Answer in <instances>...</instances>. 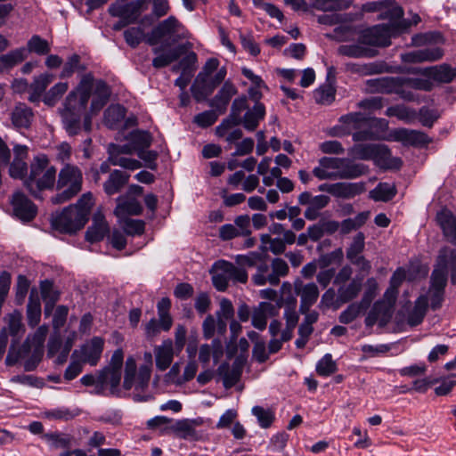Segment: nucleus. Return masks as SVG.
Instances as JSON below:
<instances>
[{"instance_id":"nucleus-1","label":"nucleus","mask_w":456,"mask_h":456,"mask_svg":"<svg viewBox=\"0 0 456 456\" xmlns=\"http://www.w3.org/2000/svg\"><path fill=\"white\" fill-rule=\"evenodd\" d=\"M110 88L102 79H94L92 74L82 77L77 86L69 93L60 110L66 131L75 135L81 130V120L84 128L91 129L90 115L97 114L108 102Z\"/></svg>"},{"instance_id":"nucleus-2","label":"nucleus","mask_w":456,"mask_h":456,"mask_svg":"<svg viewBox=\"0 0 456 456\" xmlns=\"http://www.w3.org/2000/svg\"><path fill=\"white\" fill-rule=\"evenodd\" d=\"M94 201L91 192L84 193L76 204L55 212L51 216L53 229L61 233L75 234L80 231L86 222Z\"/></svg>"},{"instance_id":"nucleus-3","label":"nucleus","mask_w":456,"mask_h":456,"mask_svg":"<svg viewBox=\"0 0 456 456\" xmlns=\"http://www.w3.org/2000/svg\"><path fill=\"white\" fill-rule=\"evenodd\" d=\"M367 172L363 164L355 163L346 158L323 157L313 169V175L319 180L354 179Z\"/></svg>"},{"instance_id":"nucleus-4","label":"nucleus","mask_w":456,"mask_h":456,"mask_svg":"<svg viewBox=\"0 0 456 456\" xmlns=\"http://www.w3.org/2000/svg\"><path fill=\"white\" fill-rule=\"evenodd\" d=\"M55 181L56 168L50 166L48 159L43 155L34 158L29 175L24 179L23 184L32 196L39 198L42 191L53 188Z\"/></svg>"},{"instance_id":"nucleus-5","label":"nucleus","mask_w":456,"mask_h":456,"mask_svg":"<svg viewBox=\"0 0 456 456\" xmlns=\"http://www.w3.org/2000/svg\"><path fill=\"white\" fill-rule=\"evenodd\" d=\"M55 182L60 192L52 197L51 201L53 204H61L70 200L82 190L83 175L77 167L66 165L61 169Z\"/></svg>"},{"instance_id":"nucleus-6","label":"nucleus","mask_w":456,"mask_h":456,"mask_svg":"<svg viewBox=\"0 0 456 456\" xmlns=\"http://www.w3.org/2000/svg\"><path fill=\"white\" fill-rule=\"evenodd\" d=\"M136 369L135 360L133 357H128L126 361L123 387L126 390L134 387L133 395L134 401H148L151 398V395L146 392L151 373L147 367H140L138 373H136Z\"/></svg>"},{"instance_id":"nucleus-7","label":"nucleus","mask_w":456,"mask_h":456,"mask_svg":"<svg viewBox=\"0 0 456 456\" xmlns=\"http://www.w3.org/2000/svg\"><path fill=\"white\" fill-rule=\"evenodd\" d=\"M191 47L190 43L179 45L169 51L160 53L159 47L153 48V53L158 54L152 61V65L156 69H160L168 66L170 63L177 61L182 55H184L179 61L180 66H183V72L193 75L196 67L197 54L194 52H189Z\"/></svg>"},{"instance_id":"nucleus-8","label":"nucleus","mask_w":456,"mask_h":456,"mask_svg":"<svg viewBox=\"0 0 456 456\" xmlns=\"http://www.w3.org/2000/svg\"><path fill=\"white\" fill-rule=\"evenodd\" d=\"M456 257L455 252L449 248L440 250L437 265L431 275V286L428 290V297L432 309L441 306L444 299V287L447 281V257Z\"/></svg>"},{"instance_id":"nucleus-9","label":"nucleus","mask_w":456,"mask_h":456,"mask_svg":"<svg viewBox=\"0 0 456 456\" xmlns=\"http://www.w3.org/2000/svg\"><path fill=\"white\" fill-rule=\"evenodd\" d=\"M212 281L215 288L219 291H225L229 281L233 283H246L248 281V273L246 269L238 267L234 264L225 261H216L211 270Z\"/></svg>"},{"instance_id":"nucleus-10","label":"nucleus","mask_w":456,"mask_h":456,"mask_svg":"<svg viewBox=\"0 0 456 456\" xmlns=\"http://www.w3.org/2000/svg\"><path fill=\"white\" fill-rule=\"evenodd\" d=\"M121 380V372L104 367L95 374H86L83 376L80 382L85 387H94V394L104 395L106 386H110V393L113 395H119L118 388Z\"/></svg>"},{"instance_id":"nucleus-11","label":"nucleus","mask_w":456,"mask_h":456,"mask_svg":"<svg viewBox=\"0 0 456 456\" xmlns=\"http://www.w3.org/2000/svg\"><path fill=\"white\" fill-rule=\"evenodd\" d=\"M226 69L221 68L213 76H205L198 74L192 86L191 94L197 102L205 101L225 78Z\"/></svg>"},{"instance_id":"nucleus-12","label":"nucleus","mask_w":456,"mask_h":456,"mask_svg":"<svg viewBox=\"0 0 456 456\" xmlns=\"http://www.w3.org/2000/svg\"><path fill=\"white\" fill-rule=\"evenodd\" d=\"M182 28L183 25L175 17L169 16L152 29L147 39V43L150 45H156L160 39L167 37L171 42L167 43V45L175 44L182 37H185L184 35H179Z\"/></svg>"},{"instance_id":"nucleus-13","label":"nucleus","mask_w":456,"mask_h":456,"mask_svg":"<svg viewBox=\"0 0 456 456\" xmlns=\"http://www.w3.org/2000/svg\"><path fill=\"white\" fill-rule=\"evenodd\" d=\"M395 303V300L386 298L385 297L381 300L377 301L365 318V325L372 327L378 323L379 327L386 326L393 316Z\"/></svg>"},{"instance_id":"nucleus-14","label":"nucleus","mask_w":456,"mask_h":456,"mask_svg":"<svg viewBox=\"0 0 456 456\" xmlns=\"http://www.w3.org/2000/svg\"><path fill=\"white\" fill-rule=\"evenodd\" d=\"M298 203L306 206L304 216L307 220L314 221L320 216V211L326 208L330 199L329 196L321 194L314 196L309 191H304L298 196Z\"/></svg>"},{"instance_id":"nucleus-15","label":"nucleus","mask_w":456,"mask_h":456,"mask_svg":"<svg viewBox=\"0 0 456 456\" xmlns=\"http://www.w3.org/2000/svg\"><path fill=\"white\" fill-rule=\"evenodd\" d=\"M11 204L14 216L23 222L33 220L37 214V206L20 191L12 194Z\"/></svg>"},{"instance_id":"nucleus-16","label":"nucleus","mask_w":456,"mask_h":456,"mask_svg":"<svg viewBox=\"0 0 456 456\" xmlns=\"http://www.w3.org/2000/svg\"><path fill=\"white\" fill-rule=\"evenodd\" d=\"M294 290L296 295L300 297L299 312L306 314L319 297L317 285L314 282L304 283L301 280L297 279L294 281Z\"/></svg>"},{"instance_id":"nucleus-17","label":"nucleus","mask_w":456,"mask_h":456,"mask_svg":"<svg viewBox=\"0 0 456 456\" xmlns=\"http://www.w3.org/2000/svg\"><path fill=\"white\" fill-rule=\"evenodd\" d=\"M358 42L363 46H387L390 45V28L387 24L374 26L363 31Z\"/></svg>"},{"instance_id":"nucleus-18","label":"nucleus","mask_w":456,"mask_h":456,"mask_svg":"<svg viewBox=\"0 0 456 456\" xmlns=\"http://www.w3.org/2000/svg\"><path fill=\"white\" fill-rule=\"evenodd\" d=\"M48 333V327L42 325L37 329L32 337H28L22 347L27 351L30 347H34V356L37 358L35 362L28 361L24 369L26 371H31L36 368L37 362L40 361V356L43 354V346Z\"/></svg>"},{"instance_id":"nucleus-19","label":"nucleus","mask_w":456,"mask_h":456,"mask_svg":"<svg viewBox=\"0 0 456 456\" xmlns=\"http://www.w3.org/2000/svg\"><path fill=\"white\" fill-rule=\"evenodd\" d=\"M203 422L201 418L181 419L173 424L169 429L181 439L199 440L200 435L196 428L202 426Z\"/></svg>"},{"instance_id":"nucleus-20","label":"nucleus","mask_w":456,"mask_h":456,"mask_svg":"<svg viewBox=\"0 0 456 456\" xmlns=\"http://www.w3.org/2000/svg\"><path fill=\"white\" fill-rule=\"evenodd\" d=\"M443 55L444 52L441 48L431 46L405 53L401 55V58L405 63H419L438 61Z\"/></svg>"},{"instance_id":"nucleus-21","label":"nucleus","mask_w":456,"mask_h":456,"mask_svg":"<svg viewBox=\"0 0 456 456\" xmlns=\"http://www.w3.org/2000/svg\"><path fill=\"white\" fill-rule=\"evenodd\" d=\"M104 341L99 337H94L81 346V362L95 366L102 354Z\"/></svg>"},{"instance_id":"nucleus-22","label":"nucleus","mask_w":456,"mask_h":456,"mask_svg":"<svg viewBox=\"0 0 456 456\" xmlns=\"http://www.w3.org/2000/svg\"><path fill=\"white\" fill-rule=\"evenodd\" d=\"M413 73H420L438 83H450L456 77V69L447 64L419 69Z\"/></svg>"},{"instance_id":"nucleus-23","label":"nucleus","mask_w":456,"mask_h":456,"mask_svg":"<svg viewBox=\"0 0 456 456\" xmlns=\"http://www.w3.org/2000/svg\"><path fill=\"white\" fill-rule=\"evenodd\" d=\"M237 94L234 85L226 81L218 91V93L209 101V106L212 107L218 114H224L233 95Z\"/></svg>"},{"instance_id":"nucleus-24","label":"nucleus","mask_w":456,"mask_h":456,"mask_svg":"<svg viewBox=\"0 0 456 456\" xmlns=\"http://www.w3.org/2000/svg\"><path fill=\"white\" fill-rule=\"evenodd\" d=\"M109 232L110 227L104 216L101 212L94 213L92 224L86 232V240L91 243L101 241Z\"/></svg>"},{"instance_id":"nucleus-25","label":"nucleus","mask_w":456,"mask_h":456,"mask_svg":"<svg viewBox=\"0 0 456 456\" xmlns=\"http://www.w3.org/2000/svg\"><path fill=\"white\" fill-rule=\"evenodd\" d=\"M436 222L443 231L444 235L456 245V215L447 208L442 209L436 214Z\"/></svg>"},{"instance_id":"nucleus-26","label":"nucleus","mask_w":456,"mask_h":456,"mask_svg":"<svg viewBox=\"0 0 456 456\" xmlns=\"http://www.w3.org/2000/svg\"><path fill=\"white\" fill-rule=\"evenodd\" d=\"M278 314L274 305L261 302L252 312V325L260 330H264L267 325V319Z\"/></svg>"},{"instance_id":"nucleus-27","label":"nucleus","mask_w":456,"mask_h":456,"mask_svg":"<svg viewBox=\"0 0 456 456\" xmlns=\"http://www.w3.org/2000/svg\"><path fill=\"white\" fill-rule=\"evenodd\" d=\"M156 367L159 370L164 371L172 363L174 358L173 342L170 339L164 340L161 345L154 347Z\"/></svg>"},{"instance_id":"nucleus-28","label":"nucleus","mask_w":456,"mask_h":456,"mask_svg":"<svg viewBox=\"0 0 456 456\" xmlns=\"http://www.w3.org/2000/svg\"><path fill=\"white\" fill-rule=\"evenodd\" d=\"M397 141L412 146H425L431 142V139L423 132L401 128L395 132Z\"/></svg>"},{"instance_id":"nucleus-29","label":"nucleus","mask_w":456,"mask_h":456,"mask_svg":"<svg viewBox=\"0 0 456 456\" xmlns=\"http://www.w3.org/2000/svg\"><path fill=\"white\" fill-rule=\"evenodd\" d=\"M41 314L42 308L38 291L36 288H32L26 310L27 322L29 327L34 328L40 322Z\"/></svg>"},{"instance_id":"nucleus-30","label":"nucleus","mask_w":456,"mask_h":456,"mask_svg":"<svg viewBox=\"0 0 456 456\" xmlns=\"http://www.w3.org/2000/svg\"><path fill=\"white\" fill-rule=\"evenodd\" d=\"M142 212L140 202L133 198L118 197L114 214L118 218H127V216H138Z\"/></svg>"},{"instance_id":"nucleus-31","label":"nucleus","mask_w":456,"mask_h":456,"mask_svg":"<svg viewBox=\"0 0 456 456\" xmlns=\"http://www.w3.org/2000/svg\"><path fill=\"white\" fill-rule=\"evenodd\" d=\"M387 150L380 145L373 144V143H359L354 145L349 153L355 159L369 160L375 159L378 155H379L383 151H387Z\"/></svg>"},{"instance_id":"nucleus-32","label":"nucleus","mask_w":456,"mask_h":456,"mask_svg":"<svg viewBox=\"0 0 456 456\" xmlns=\"http://www.w3.org/2000/svg\"><path fill=\"white\" fill-rule=\"evenodd\" d=\"M130 175L115 169L110 173L107 181L103 183V190L108 195H113L121 191L128 183Z\"/></svg>"},{"instance_id":"nucleus-33","label":"nucleus","mask_w":456,"mask_h":456,"mask_svg":"<svg viewBox=\"0 0 456 456\" xmlns=\"http://www.w3.org/2000/svg\"><path fill=\"white\" fill-rule=\"evenodd\" d=\"M33 111L25 103L17 104L11 113L12 123L18 128H28L33 120Z\"/></svg>"},{"instance_id":"nucleus-34","label":"nucleus","mask_w":456,"mask_h":456,"mask_svg":"<svg viewBox=\"0 0 456 456\" xmlns=\"http://www.w3.org/2000/svg\"><path fill=\"white\" fill-rule=\"evenodd\" d=\"M365 190L362 183H345L339 182L334 183L333 197L341 199H352Z\"/></svg>"},{"instance_id":"nucleus-35","label":"nucleus","mask_w":456,"mask_h":456,"mask_svg":"<svg viewBox=\"0 0 456 456\" xmlns=\"http://www.w3.org/2000/svg\"><path fill=\"white\" fill-rule=\"evenodd\" d=\"M240 124V123H235L232 119L225 118L218 126H216V133L217 136L224 138V140L229 143L236 142L241 139L243 133L241 129H232V127Z\"/></svg>"},{"instance_id":"nucleus-36","label":"nucleus","mask_w":456,"mask_h":456,"mask_svg":"<svg viewBox=\"0 0 456 456\" xmlns=\"http://www.w3.org/2000/svg\"><path fill=\"white\" fill-rule=\"evenodd\" d=\"M265 108L263 103L256 102L255 105L248 109L243 116L241 124L248 131H254L259 122L265 118Z\"/></svg>"},{"instance_id":"nucleus-37","label":"nucleus","mask_w":456,"mask_h":456,"mask_svg":"<svg viewBox=\"0 0 456 456\" xmlns=\"http://www.w3.org/2000/svg\"><path fill=\"white\" fill-rule=\"evenodd\" d=\"M5 319L7 320V326L3 329L7 330V335H11L12 337V340L19 342L20 338L25 332L21 313L20 311H14L12 314H9Z\"/></svg>"},{"instance_id":"nucleus-38","label":"nucleus","mask_w":456,"mask_h":456,"mask_svg":"<svg viewBox=\"0 0 456 456\" xmlns=\"http://www.w3.org/2000/svg\"><path fill=\"white\" fill-rule=\"evenodd\" d=\"M338 53L350 58H362L375 56L376 51L369 49L359 43L354 45H342L338 48Z\"/></svg>"},{"instance_id":"nucleus-39","label":"nucleus","mask_w":456,"mask_h":456,"mask_svg":"<svg viewBox=\"0 0 456 456\" xmlns=\"http://www.w3.org/2000/svg\"><path fill=\"white\" fill-rule=\"evenodd\" d=\"M272 272L268 274L269 284L276 286L280 283L281 278L289 274V267L287 262L281 258H274L271 262Z\"/></svg>"},{"instance_id":"nucleus-40","label":"nucleus","mask_w":456,"mask_h":456,"mask_svg":"<svg viewBox=\"0 0 456 456\" xmlns=\"http://www.w3.org/2000/svg\"><path fill=\"white\" fill-rule=\"evenodd\" d=\"M428 296L425 295L420 296L416 300L415 305L407 318V322L411 326H417L422 322L428 308Z\"/></svg>"},{"instance_id":"nucleus-41","label":"nucleus","mask_w":456,"mask_h":456,"mask_svg":"<svg viewBox=\"0 0 456 456\" xmlns=\"http://www.w3.org/2000/svg\"><path fill=\"white\" fill-rule=\"evenodd\" d=\"M386 115L387 117H396L398 119L406 124L413 123L418 117V113L411 108L403 105L391 106L387 109Z\"/></svg>"},{"instance_id":"nucleus-42","label":"nucleus","mask_w":456,"mask_h":456,"mask_svg":"<svg viewBox=\"0 0 456 456\" xmlns=\"http://www.w3.org/2000/svg\"><path fill=\"white\" fill-rule=\"evenodd\" d=\"M370 212L363 211L359 213L354 218H347L340 223V233L348 234L353 231L361 228L370 218Z\"/></svg>"},{"instance_id":"nucleus-43","label":"nucleus","mask_w":456,"mask_h":456,"mask_svg":"<svg viewBox=\"0 0 456 456\" xmlns=\"http://www.w3.org/2000/svg\"><path fill=\"white\" fill-rule=\"evenodd\" d=\"M218 372L223 376L224 386L226 388L233 387L240 379L241 370L239 365L233 364L232 368L228 364L224 363L218 368Z\"/></svg>"},{"instance_id":"nucleus-44","label":"nucleus","mask_w":456,"mask_h":456,"mask_svg":"<svg viewBox=\"0 0 456 456\" xmlns=\"http://www.w3.org/2000/svg\"><path fill=\"white\" fill-rule=\"evenodd\" d=\"M127 140L134 145L137 153L139 151L146 150L151 146L152 137L147 131L134 130L128 134Z\"/></svg>"},{"instance_id":"nucleus-45","label":"nucleus","mask_w":456,"mask_h":456,"mask_svg":"<svg viewBox=\"0 0 456 456\" xmlns=\"http://www.w3.org/2000/svg\"><path fill=\"white\" fill-rule=\"evenodd\" d=\"M396 194L395 184L388 183H380L378 186L370 191V197L376 201H388Z\"/></svg>"},{"instance_id":"nucleus-46","label":"nucleus","mask_w":456,"mask_h":456,"mask_svg":"<svg viewBox=\"0 0 456 456\" xmlns=\"http://www.w3.org/2000/svg\"><path fill=\"white\" fill-rule=\"evenodd\" d=\"M108 154L109 162L113 166H118L127 170H136L142 167L139 160L118 154V151H110Z\"/></svg>"},{"instance_id":"nucleus-47","label":"nucleus","mask_w":456,"mask_h":456,"mask_svg":"<svg viewBox=\"0 0 456 456\" xmlns=\"http://www.w3.org/2000/svg\"><path fill=\"white\" fill-rule=\"evenodd\" d=\"M222 354L221 345L217 340H214L212 346L204 344L200 346L199 352V360L203 364H208L213 356L215 362H217L219 356Z\"/></svg>"},{"instance_id":"nucleus-48","label":"nucleus","mask_w":456,"mask_h":456,"mask_svg":"<svg viewBox=\"0 0 456 456\" xmlns=\"http://www.w3.org/2000/svg\"><path fill=\"white\" fill-rule=\"evenodd\" d=\"M125 115L124 107L119 104H112L105 110L104 120L109 127L113 128L124 119Z\"/></svg>"},{"instance_id":"nucleus-49","label":"nucleus","mask_w":456,"mask_h":456,"mask_svg":"<svg viewBox=\"0 0 456 456\" xmlns=\"http://www.w3.org/2000/svg\"><path fill=\"white\" fill-rule=\"evenodd\" d=\"M46 442L55 449H68L73 445L74 438L63 433H49L45 435Z\"/></svg>"},{"instance_id":"nucleus-50","label":"nucleus","mask_w":456,"mask_h":456,"mask_svg":"<svg viewBox=\"0 0 456 456\" xmlns=\"http://www.w3.org/2000/svg\"><path fill=\"white\" fill-rule=\"evenodd\" d=\"M362 278L354 279L347 286L340 288L338 289L339 299L346 303L355 298L362 289Z\"/></svg>"},{"instance_id":"nucleus-51","label":"nucleus","mask_w":456,"mask_h":456,"mask_svg":"<svg viewBox=\"0 0 456 456\" xmlns=\"http://www.w3.org/2000/svg\"><path fill=\"white\" fill-rule=\"evenodd\" d=\"M362 302H356L349 305L347 308L343 311L339 315V322L344 324H347L355 320L360 314L367 310Z\"/></svg>"},{"instance_id":"nucleus-52","label":"nucleus","mask_w":456,"mask_h":456,"mask_svg":"<svg viewBox=\"0 0 456 456\" xmlns=\"http://www.w3.org/2000/svg\"><path fill=\"white\" fill-rule=\"evenodd\" d=\"M40 293L45 302L49 305L55 304L59 300L60 293L51 280H44L39 283Z\"/></svg>"},{"instance_id":"nucleus-53","label":"nucleus","mask_w":456,"mask_h":456,"mask_svg":"<svg viewBox=\"0 0 456 456\" xmlns=\"http://www.w3.org/2000/svg\"><path fill=\"white\" fill-rule=\"evenodd\" d=\"M377 88L383 94H397L403 79L399 77H383L376 81Z\"/></svg>"},{"instance_id":"nucleus-54","label":"nucleus","mask_w":456,"mask_h":456,"mask_svg":"<svg viewBox=\"0 0 456 456\" xmlns=\"http://www.w3.org/2000/svg\"><path fill=\"white\" fill-rule=\"evenodd\" d=\"M27 58V49L24 47L15 49L0 57V62L5 68H12Z\"/></svg>"},{"instance_id":"nucleus-55","label":"nucleus","mask_w":456,"mask_h":456,"mask_svg":"<svg viewBox=\"0 0 456 456\" xmlns=\"http://www.w3.org/2000/svg\"><path fill=\"white\" fill-rule=\"evenodd\" d=\"M69 88L68 83L61 82L54 85L45 95L44 102L49 106H53Z\"/></svg>"},{"instance_id":"nucleus-56","label":"nucleus","mask_w":456,"mask_h":456,"mask_svg":"<svg viewBox=\"0 0 456 456\" xmlns=\"http://www.w3.org/2000/svg\"><path fill=\"white\" fill-rule=\"evenodd\" d=\"M30 287L29 280L23 274H19L15 284V303L21 305Z\"/></svg>"},{"instance_id":"nucleus-57","label":"nucleus","mask_w":456,"mask_h":456,"mask_svg":"<svg viewBox=\"0 0 456 456\" xmlns=\"http://www.w3.org/2000/svg\"><path fill=\"white\" fill-rule=\"evenodd\" d=\"M245 110H248V105L246 96L236 98L232 104L231 114L226 119H232L235 123H241L242 117L241 112Z\"/></svg>"},{"instance_id":"nucleus-58","label":"nucleus","mask_w":456,"mask_h":456,"mask_svg":"<svg viewBox=\"0 0 456 456\" xmlns=\"http://www.w3.org/2000/svg\"><path fill=\"white\" fill-rule=\"evenodd\" d=\"M404 279V271L397 270L396 272H395L390 279V287L384 295L385 297L395 301L398 293V288Z\"/></svg>"},{"instance_id":"nucleus-59","label":"nucleus","mask_w":456,"mask_h":456,"mask_svg":"<svg viewBox=\"0 0 456 456\" xmlns=\"http://www.w3.org/2000/svg\"><path fill=\"white\" fill-rule=\"evenodd\" d=\"M122 227L127 235H142L145 230V223L142 220L123 218Z\"/></svg>"},{"instance_id":"nucleus-60","label":"nucleus","mask_w":456,"mask_h":456,"mask_svg":"<svg viewBox=\"0 0 456 456\" xmlns=\"http://www.w3.org/2000/svg\"><path fill=\"white\" fill-rule=\"evenodd\" d=\"M252 413L256 417L259 425L263 428H269L274 420V414L269 409H265L261 406H255L252 409Z\"/></svg>"},{"instance_id":"nucleus-61","label":"nucleus","mask_w":456,"mask_h":456,"mask_svg":"<svg viewBox=\"0 0 456 456\" xmlns=\"http://www.w3.org/2000/svg\"><path fill=\"white\" fill-rule=\"evenodd\" d=\"M28 52H33L37 54H46L50 52V46L46 40L41 38L39 36H33L28 42Z\"/></svg>"},{"instance_id":"nucleus-62","label":"nucleus","mask_w":456,"mask_h":456,"mask_svg":"<svg viewBox=\"0 0 456 456\" xmlns=\"http://www.w3.org/2000/svg\"><path fill=\"white\" fill-rule=\"evenodd\" d=\"M337 370L336 362L331 354H325L317 363L316 371L321 376H330Z\"/></svg>"},{"instance_id":"nucleus-63","label":"nucleus","mask_w":456,"mask_h":456,"mask_svg":"<svg viewBox=\"0 0 456 456\" xmlns=\"http://www.w3.org/2000/svg\"><path fill=\"white\" fill-rule=\"evenodd\" d=\"M124 37L128 45L135 48L144 38V31L139 27H132L124 31Z\"/></svg>"},{"instance_id":"nucleus-64","label":"nucleus","mask_w":456,"mask_h":456,"mask_svg":"<svg viewBox=\"0 0 456 456\" xmlns=\"http://www.w3.org/2000/svg\"><path fill=\"white\" fill-rule=\"evenodd\" d=\"M364 234L362 232H358L353 239L352 243L349 248L346 249V258L350 259L354 256H362V252L364 249Z\"/></svg>"}]
</instances>
